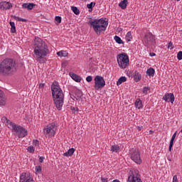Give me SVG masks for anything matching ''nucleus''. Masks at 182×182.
<instances>
[{"label": "nucleus", "instance_id": "nucleus-33", "mask_svg": "<svg viewBox=\"0 0 182 182\" xmlns=\"http://www.w3.org/2000/svg\"><path fill=\"white\" fill-rule=\"evenodd\" d=\"M55 21L56 22V24L59 25V23H61V22H62V17H60L59 16H56L55 17Z\"/></svg>", "mask_w": 182, "mask_h": 182}, {"label": "nucleus", "instance_id": "nucleus-36", "mask_svg": "<svg viewBox=\"0 0 182 182\" xmlns=\"http://www.w3.org/2000/svg\"><path fill=\"white\" fill-rule=\"evenodd\" d=\"M150 90V87H144L142 90V92L144 95H147V92Z\"/></svg>", "mask_w": 182, "mask_h": 182}, {"label": "nucleus", "instance_id": "nucleus-38", "mask_svg": "<svg viewBox=\"0 0 182 182\" xmlns=\"http://www.w3.org/2000/svg\"><path fill=\"white\" fill-rule=\"evenodd\" d=\"M177 59L178 60H182V51H179L177 54Z\"/></svg>", "mask_w": 182, "mask_h": 182}, {"label": "nucleus", "instance_id": "nucleus-7", "mask_svg": "<svg viewBox=\"0 0 182 182\" xmlns=\"http://www.w3.org/2000/svg\"><path fill=\"white\" fill-rule=\"evenodd\" d=\"M117 62L121 69H126L129 66V56L126 53L119 54L117 55Z\"/></svg>", "mask_w": 182, "mask_h": 182}, {"label": "nucleus", "instance_id": "nucleus-11", "mask_svg": "<svg viewBox=\"0 0 182 182\" xmlns=\"http://www.w3.org/2000/svg\"><path fill=\"white\" fill-rule=\"evenodd\" d=\"M144 41L146 46H151L154 43V37L153 34L148 33L144 37Z\"/></svg>", "mask_w": 182, "mask_h": 182}, {"label": "nucleus", "instance_id": "nucleus-44", "mask_svg": "<svg viewBox=\"0 0 182 182\" xmlns=\"http://www.w3.org/2000/svg\"><path fill=\"white\" fill-rule=\"evenodd\" d=\"M71 110H73V112H77L78 109L77 107H71Z\"/></svg>", "mask_w": 182, "mask_h": 182}, {"label": "nucleus", "instance_id": "nucleus-35", "mask_svg": "<svg viewBox=\"0 0 182 182\" xmlns=\"http://www.w3.org/2000/svg\"><path fill=\"white\" fill-rule=\"evenodd\" d=\"M27 151H28V153H34L35 152V147L32 146H29L27 147L26 149Z\"/></svg>", "mask_w": 182, "mask_h": 182}, {"label": "nucleus", "instance_id": "nucleus-13", "mask_svg": "<svg viewBox=\"0 0 182 182\" xmlns=\"http://www.w3.org/2000/svg\"><path fill=\"white\" fill-rule=\"evenodd\" d=\"M163 100H165V102L169 103H174L175 97H174V94L173 93H166L164 97H163Z\"/></svg>", "mask_w": 182, "mask_h": 182}, {"label": "nucleus", "instance_id": "nucleus-19", "mask_svg": "<svg viewBox=\"0 0 182 182\" xmlns=\"http://www.w3.org/2000/svg\"><path fill=\"white\" fill-rule=\"evenodd\" d=\"M176 136H177V132H176L173 135H172V137H171V139L170 141V143H169V147H168V151H171V149H173V144L174 143V140L176 139Z\"/></svg>", "mask_w": 182, "mask_h": 182}, {"label": "nucleus", "instance_id": "nucleus-47", "mask_svg": "<svg viewBox=\"0 0 182 182\" xmlns=\"http://www.w3.org/2000/svg\"><path fill=\"white\" fill-rule=\"evenodd\" d=\"M43 86H45V84H41L39 87H43Z\"/></svg>", "mask_w": 182, "mask_h": 182}, {"label": "nucleus", "instance_id": "nucleus-26", "mask_svg": "<svg viewBox=\"0 0 182 182\" xmlns=\"http://www.w3.org/2000/svg\"><path fill=\"white\" fill-rule=\"evenodd\" d=\"M9 24L11 26V33H16V27L15 26V23L14 21H10Z\"/></svg>", "mask_w": 182, "mask_h": 182}, {"label": "nucleus", "instance_id": "nucleus-2", "mask_svg": "<svg viewBox=\"0 0 182 182\" xmlns=\"http://www.w3.org/2000/svg\"><path fill=\"white\" fill-rule=\"evenodd\" d=\"M33 46L36 60H41L48 55V52H49L48 46L40 38H36Z\"/></svg>", "mask_w": 182, "mask_h": 182}, {"label": "nucleus", "instance_id": "nucleus-30", "mask_svg": "<svg viewBox=\"0 0 182 182\" xmlns=\"http://www.w3.org/2000/svg\"><path fill=\"white\" fill-rule=\"evenodd\" d=\"M95 2H91L90 4H87V8H88L89 12H92V11H93V6H95Z\"/></svg>", "mask_w": 182, "mask_h": 182}, {"label": "nucleus", "instance_id": "nucleus-37", "mask_svg": "<svg viewBox=\"0 0 182 182\" xmlns=\"http://www.w3.org/2000/svg\"><path fill=\"white\" fill-rule=\"evenodd\" d=\"M35 170H36V173H41V171H42V166H36Z\"/></svg>", "mask_w": 182, "mask_h": 182}, {"label": "nucleus", "instance_id": "nucleus-9", "mask_svg": "<svg viewBox=\"0 0 182 182\" xmlns=\"http://www.w3.org/2000/svg\"><path fill=\"white\" fill-rule=\"evenodd\" d=\"M106 86V81L105 78L100 75H97L95 77V85L94 87L95 90H99V89H103V87Z\"/></svg>", "mask_w": 182, "mask_h": 182}, {"label": "nucleus", "instance_id": "nucleus-40", "mask_svg": "<svg viewBox=\"0 0 182 182\" xmlns=\"http://www.w3.org/2000/svg\"><path fill=\"white\" fill-rule=\"evenodd\" d=\"M173 182H178V178H177V175H175L173 178Z\"/></svg>", "mask_w": 182, "mask_h": 182}, {"label": "nucleus", "instance_id": "nucleus-5", "mask_svg": "<svg viewBox=\"0 0 182 182\" xmlns=\"http://www.w3.org/2000/svg\"><path fill=\"white\" fill-rule=\"evenodd\" d=\"M10 126L12 127V130L15 132L16 136L19 139H22L28 136V131L21 126H17L15 123L10 122Z\"/></svg>", "mask_w": 182, "mask_h": 182}, {"label": "nucleus", "instance_id": "nucleus-28", "mask_svg": "<svg viewBox=\"0 0 182 182\" xmlns=\"http://www.w3.org/2000/svg\"><path fill=\"white\" fill-rule=\"evenodd\" d=\"M114 39L115 42H117V43H119V45H122L124 43L123 40L118 36H115L114 37Z\"/></svg>", "mask_w": 182, "mask_h": 182}, {"label": "nucleus", "instance_id": "nucleus-51", "mask_svg": "<svg viewBox=\"0 0 182 182\" xmlns=\"http://www.w3.org/2000/svg\"><path fill=\"white\" fill-rule=\"evenodd\" d=\"M176 1H180V0H176Z\"/></svg>", "mask_w": 182, "mask_h": 182}, {"label": "nucleus", "instance_id": "nucleus-16", "mask_svg": "<svg viewBox=\"0 0 182 182\" xmlns=\"http://www.w3.org/2000/svg\"><path fill=\"white\" fill-rule=\"evenodd\" d=\"M128 182H143L139 175L128 177Z\"/></svg>", "mask_w": 182, "mask_h": 182}, {"label": "nucleus", "instance_id": "nucleus-34", "mask_svg": "<svg viewBox=\"0 0 182 182\" xmlns=\"http://www.w3.org/2000/svg\"><path fill=\"white\" fill-rule=\"evenodd\" d=\"M58 56H68V53L66 51H59L57 53Z\"/></svg>", "mask_w": 182, "mask_h": 182}, {"label": "nucleus", "instance_id": "nucleus-43", "mask_svg": "<svg viewBox=\"0 0 182 182\" xmlns=\"http://www.w3.org/2000/svg\"><path fill=\"white\" fill-rule=\"evenodd\" d=\"M43 160H45V158L43 156H40L39 158V162L40 163H43Z\"/></svg>", "mask_w": 182, "mask_h": 182}, {"label": "nucleus", "instance_id": "nucleus-48", "mask_svg": "<svg viewBox=\"0 0 182 182\" xmlns=\"http://www.w3.org/2000/svg\"><path fill=\"white\" fill-rule=\"evenodd\" d=\"M112 182H120V181L117 180V179H115Z\"/></svg>", "mask_w": 182, "mask_h": 182}, {"label": "nucleus", "instance_id": "nucleus-12", "mask_svg": "<svg viewBox=\"0 0 182 182\" xmlns=\"http://www.w3.org/2000/svg\"><path fill=\"white\" fill-rule=\"evenodd\" d=\"M19 182H35V181H33V177L31 176V173L23 172L20 176Z\"/></svg>", "mask_w": 182, "mask_h": 182}, {"label": "nucleus", "instance_id": "nucleus-24", "mask_svg": "<svg viewBox=\"0 0 182 182\" xmlns=\"http://www.w3.org/2000/svg\"><path fill=\"white\" fill-rule=\"evenodd\" d=\"M154 73H156V71L154 70V68H150L147 69L146 70V75L147 76H150L151 77H154Z\"/></svg>", "mask_w": 182, "mask_h": 182}, {"label": "nucleus", "instance_id": "nucleus-29", "mask_svg": "<svg viewBox=\"0 0 182 182\" xmlns=\"http://www.w3.org/2000/svg\"><path fill=\"white\" fill-rule=\"evenodd\" d=\"M71 10L74 12L75 15H79V14H80L79 9L75 6H71Z\"/></svg>", "mask_w": 182, "mask_h": 182}, {"label": "nucleus", "instance_id": "nucleus-46", "mask_svg": "<svg viewBox=\"0 0 182 182\" xmlns=\"http://www.w3.org/2000/svg\"><path fill=\"white\" fill-rule=\"evenodd\" d=\"M62 66H66V62L62 63Z\"/></svg>", "mask_w": 182, "mask_h": 182}, {"label": "nucleus", "instance_id": "nucleus-6", "mask_svg": "<svg viewBox=\"0 0 182 182\" xmlns=\"http://www.w3.org/2000/svg\"><path fill=\"white\" fill-rule=\"evenodd\" d=\"M56 124L52 123L47 125L43 129V134L45 137H53L56 134Z\"/></svg>", "mask_w": 182, "mask_h": 182}, {"label": "nucleus", "instance_id": "nucleus-32", "mask_svg": "<svg viewBox=\"0 0 182 182\" xmlns=\"http://www.w3.org/2000/svg\"><path fill=\"white\" fill-rule=\"evenodd\" d=\"M125 38L127 42H130L133 39V37L132 36V32L131 31L128 32Z\"/></svg>", "mask_w": 182, "mask_h": 182}, {"label": "nucleus", "instance_id": "nucleus-3", "mask_svg": "<svg viewBox=\"0 0 182 182\" xmlns=\"http://www.w3.org/2000/svg\"><path fill=\"white\" fill-rule=\"evenodd\" d=\"M16 70V63L12 58H6L0 63V75L10 76Z\"/></svg>", "mask_w": 182, "mask_h": 182}, {"label": "nucleus", "instance_id": "nucleus-22", "mask_svg": "<svg viewBox=\"0 0 182 182\" xmlns=\"http://www.w3.org/2000/svg\"><path fill=\"white\" fill-rule=\"evenodd\" d=\"M134 80H135V82H140V80H141V75L137 71H135L134 73Z\"/></svg>", "mask_w": 182, "mask_h": 182}, {"label": "nucleus", "instance_id": "nucleus-4", "mask_svg": "<svg viewBox=\"0 0 182 182\" xmlns=\"http://www.w3.org/2000/svg\"><path fill=\"white\" fill-rule=\"evenodd\" d=\"M89 23L94 29V31L97 35H100L104 32H106V29H107V26L109 25V21H106V18H90Z\"/></svg>", "mask_w": 182, "mask_h": 182}, {"label": "nucleus", "instance_id": "nucleus-21", "mask_svg": "<svg viewBox=\"0 0 182 182\" xmlns=\"http://www.w3.org/2000/svg\"><path fill=\"white\" fill-rule=\"evenodd\" d=\"M134 105L136 109H143V102L140 99H136Z\"/></svg>", "mask_w": 182, "mask_h": 182}, {"label": "nucleus", "instance_id": "nucleus-14", "mask_svg": "<svg viewBox=\"0 0 182 182\" xmlns=\"http://www.w3.org/2000/svg\"><path fill=\"white\" fill-rule=\"evenodd\" d=\"M12 8V4L9 1H1L0 2V9L3 11H8V9H11Z\"/></svg>", "mask_w": 182, "mask_h": 182}, {"label": "nucleus", "instance_id": "nucleus-15", "mask_svg": "<svg viewBox=\"0 0 182 182\" xmlns=\"http://www.w3.org/2000/svg\"><path fill=\"white\" fill-rule=\"evenodd\" d=\"M5 105H6V98L4 91L0 90V106H5Z\"/></svg>", "mask_w": 182, "mask_h": 182}, {"label": "nucleus", "instance_id": "nucleus-42", "mask_svg": "<svg viewBox=\"0 0 182 182\" xmlns=\"http://www.w3.org/2000/svg\"><path fill=\"white\" fill-rule=\"evenodd\" d=\"M101 180H102V182H108L109 181V179L107 178L102 177Z\"/></svg>", "mask_w": 182, "mask_h": 182}, {"label": "nucleus", "instance_id": "nucleus-23", "mask_svg": "<svg viewBox=\"0 0 182 182\" xmlns=\"http://www.w3.org/2000/svg\"><path fill=\"white\" fill-rule=\"evenodd\" d=\"M128 4L129 2L127 1V0H123L119 4V7L122 9H126V8H127Z\"/></svg>", "mask_w": 182, "mask_h": 182}, {"label": "nucleus", "instance_id": "nucleus-10", "mask_svg": "<svg viewBox=\"0 0 182 182\" xmlns=\"http://www.w3.org/2000/svg\"><path fill=\"white\" fill-rule=\"evenodd\" d=\"M70 95L73 100H75V99L76 100H80V99H82V96H83V92H82V90H78L77 88H74Z\"/></svg>", "mask_w": 182, "mask_h": 182}, {"label": "nucleus", "instance_id": "nucleus-27", "mask_svg": "<svg viewBox=\"0 0 182 182\" xmlns=\"http://www.w3.org/2000/svg\"><path fill=\"white\" fill-rule=\"evenodd\" d=\"M120 150V146L117 145H113L111 147V151L112 153H117Z\"/></svg>", "mask_w": 182, "mask_h": 182}, {"label": "nucleus", "instance_id": "nucleus-41", "mask_svg": "<svg viewBox=\"0 0 182 182\" xmlns=\"http://www.w3.org/2000/svg\"><path fill=\"white\" fill-rule=\"evenodd\" d=\"M170 48H171V49H173V48H174V47H173V43H171V42H170L168 45V48L170 49Z\"/></svg>", "mask_w": 182, "mask_h": 182}, {"label": "nucleus", "instance_id": "nucleus-39", "mask_svg": "<svg viewBox=\"0 0 182 182\" xmlns=\"http://www.w3.org/2000/svg\"><path fill=\"white\" fill-rule=\"evenodd\" d=\"M86 80H87V82H92V80H93V78L92 77L91 75H89V76H87V77H86Z\"/></svg>", "mask_w": 182, "mask_h": 182}, {"label": "nucleus", "instance_id": "nucleus-1", "mask_svg": "<svg viewBox=\"0 0 182 182\" xmlns=\"http://www.w3.org/2000/svg\"><path fill=\"white\" fill-rule=\"evenodd\" d=\"M51 92L56 109H58V110H62L65 102V94H63L62 88H60V86H59V84L57 82H54L52 84Z\"/></svg>", "mask_w": 182, "mask_h": 182}, {"label": "nucleus", "instance_id": "nucleus-50", "mask_svg": "<svg viewBox=\"0 0 182 182\" xmlns=\"http://www.w3.org/2000/svg\"><path fill=\"white\" fill-rule=\"evenodd\" d=\"M139 130H141V129L140 127H139Z\"/></svg>", "mask_w": 182, "mask_h": 182}, {"label": "nucleus", "instance_id": "nucleus-31", "mask_svg": "<svg viewBox=\"0 0 182 182\" xmlns=\"http://www.w3.org/2000/svg\"><path fill=\"white\" fill-rule=\"evenodd\" d=\"M11 18H14V19H16V21H18L19 22H26V18H22L21 17H18L16 16H11Z\"/></svg>", "mask_w": 182, "mask_h": 182}, {"label": "nucleus", "instance_id": "nucleus-8", "mask_svg": "<svg viewBox=\"0 0 182 182\" xmlns=\"http://www.w3.org/2000/svg\"><path fill=\"white\" fill-rule=\"evenodd\" d=\"M129 157L136 164H141V157L140 156V151L138 149L134 148L131 149L129 150Z\"/></svg>", "mask_w": 182, "mask_h": 182}, {"label": "nucleus", "instance_id": "nucleus-45", "mask_svg": "<svg viewBox=\"0 0 182 182\" xmlns=\"http://www.w3.org/2000/svg\"><path fill=\"white\" fill-rule=\"evenodd\" d=\"M149 55L150 56H156V53H150Z\"/></svg>", "mask_w": 182, "mask_h": 182}, {"label": "nucleus", "instance_id": "nucleus-49", "mask_svg": "<svg viewBox=\"0 0 182 182\" xmlns=\"http://www.w3.org/2000/svg\"><path fill=\"white\" fill-rule=\"evenodd\" d=\"M153 133H154V132H153V131H151H151H149V134H153Z\"/></svg>", "mask_w": 182, "mask_h": 182}, {"label": "nucleus", "instance_id": "nucleus-20", "mask_svg": "<svg viewBox=\"0 0 182 182\" xmlns=\"http://www.w3.org/2000/svg\"><path fill=\"white\" fill-rule=\"evenodd\" d=\"M73 153H75V148L70 149L67 152L63 154L64 157H70L73 156Z\"/></svg>", "mask_w": 182, "mask_h": 182}, {"label": "nucleus", "instance_id": "nucleus-25", "mask_svg": "<svg viewBox=\"0 0 182 182\" xmlns=\"http://www.w3.org/2000/svg\"><path fill=\"white\" fill-rule=\"evenodd\" d=\"M127 81V77H121L119 78V80L117 82V86H120V85H122V83H124V82Z\"/></svg>", "mask_w": 182, "mask_h": 182}, {"label": "nucleus", "instance_id": "nucleus-17", "mask_svg": "<svg viewBox=\"0 0 182 182\" xmlns=\"http://www.w3.org/2000/svg\"><path fill=\"white\" fill-rule=\"evenodd\" d=\"M23 8H24L25 9H28V11H32V9H33L34 6H36V4H33V3H24L22 5Z\"/></svg>", "mask_w": 182, "mask_h": 182}, {"label": "nucleus", "instance_id": "nucleus-18", "mask_svg": "<svg viewBox=\"0 0 182 182\" xmlns=\"http://www.w3.org/2000/svg\"><path fill=\"white\" fill-rule=\"evenodd\" d=\"M70 76L75 80V82H80L82 80V77L73 73H70Z\"/></svg>", "mask_w": 182, "mask_h": 182}]
</instances>
